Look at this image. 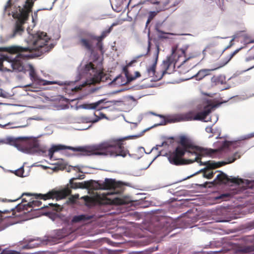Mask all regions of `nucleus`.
Here are the masks:
<instances>
[{
  "label": "nucleus",
  "instance_id": "obj_1",
  "mask_svg": "<svg viewBox=\"0 0 254 254\" xmlns=\"http://www.w3.org/2000/svg\"><path fill=\"white\" fill-rule=\"evenodd\" d=\"M130 137L119 139H111L106 141L91 146L85 147H67V148L74 151H79L84 156L92 155H110L111 156H121L125 157L129 153L125 147V141ZM66 147L62 145H53L48 151V155L51 159L55 152L64 150Z\"/></svg>",
  "mask_w": 254,
  "mask_h": 254
},
{
  "label": "nucleus",
  "instance_id": "obj_2",
  "mask_svg": "<svg viewBox=\"0 0 254 254\" xmlns=\"http://www.w3.org/2000/svg\"><path fill=\"white\" fill-rule=\"evenodd\" d=\"M177 50L176 48H172V53L171 55L169 57H167L166 59L163 61V63L161 65L162 66V71L161 74L160 75H156V66L157 64V63L158 59V56L160 52L159 45L158 44H156L155 45V47L152 49V51H151V39L150 38L148 39V44L147 47V51L145 54L140 55L139 56H136L134 58V59L130 61L129 63H128L123 68V71L126 75V77L127 79V81L129 82L132 81V80H135L137 77H139L141 76V74L139 72L136 71L135 72V75L132 76L128 70V68L131 66L134 63L137 62V59L139 58H142L143 56H145L149 54H152L153 58L154 59L153 63L149 66H148L147 68V76L148 77H154V80H158L161 79L165 73L170 74L172 72H173L175 68V64L176 61L174 59V54Z\"/></svg>",
  "mask_w": 254,
  "mask_h": 254
},
{
  "label": "nucleus",
  "instance_id": "obj_3",
  "mask_svg": "<svg viewBox=\"0 0 254 254\" xmlns=\"http://www.w3.org/2000/svg\"><path fill=\"white\" fill-rule=\"evenodd\" d=\"M212 152V150H208L194 145L190 139L181 136L175 149L169 152L168 159L171 164L181 166L198 162L200 156L210 155Z\"/></svg>",
  "mask_w": 254,
  "mask_h": 254
},
{
  "label": "nucleus",
  "instance_id": "obj_4",
  "mask_svg": "<svg viewBox=\"0 0 254 254\" xmlns=\"http://www.w3.org/2000/svg\"><path fill=\"white\" fill-rule=\"evenodd\" d=\"M50 40L47 33L44 32L38 31L32 35L31 40V47H28L30 51L24 52L22 53L25 55L30 54L32 57L30 58H23L17 56V58H10L8 56H3L0 59V66H3L5 62L9 63L10 66L13 70L21 71L23 69V66L21 61L18 59H30L35 57H39L43 54L49 52L53 48L52 44L48 45ZM19 55V53H17Z\"/></svg>",
  "mask_w": 254,
  "mask_h": 254
},
{
  "label": "nucleus",
  "instance_id": "obj_5",
  "mask_svg": "<svg viewBox=\"0 0 254 254\" xmlns=\"http://www.w3.org/2000/svg\"><path fill=\"white\" fill-rule=\"evenodd\" d=\"M211 112V109L209 107H206L205 108L203 111L200 112H198L195 110H191L184 113L168 116L157 114L153 112H151V114L162 119L160 123L154 125V127H156L158 126H164L168 124L176 122L204 120Z\"/></svg>",
  "mask_w": 254,
  "mask_h": 254
},
{
  "label": "nucleus",
  "instance_id": "obj_6",
  "mask_svg": "<svg viewBox=\"0 0 254 254\" xmlns=\"http://www.w3.org/2000/svg\"><path fill=\"white\" fill-rule=\"evenodd\" d=\"M254 241V238L251 236H246L242 238L240 243L233 244L229 248L225 250L223 254H236L237 253H249L254 252V244L250 245Z\"/></svg>",
  "mask_w": 254,
  "mask_h": 254
},
{
  "label": "nucleus",
  "instance_id": "obj_7",
  "mask_svg": "<svg viewBox=\"0 0 254 254\" xmlns=\"http://www.w3.org/2000/svg\"><path fill=\"white\" fill-rule=\"evenodd\" d=\"M71 192V190H70L68 187H65L63 189H62L59 190H52L51 191H49L48 193L46 194H34L33 195L35 196L36 199H43L44 200H46L47 199H54L56 198L57 200L65 198L66 196L70 194ZM28 195L31 196L33 195L32 194L30 193H24L22 194L21 196L19 197L18 198L15 199L13 200H9V201H15L20 198H21L23 195Z\"/></svg>",
  "mask_w": 254,
  "mask_h": 254
},
{
  "label": "nucleus",
  "instance_id": "obj_8",
  "mask_svg": "<svg viewBox=\"0 0 254 254\" xmlns=\"http://www.w3.org/2000/svg\"><path fill=\"white\" fill-rule=\"evenodd\" d=\"M98 189L100 190H112V193L120 194L124 190L125 184L115 179H105V181L98 183Z\"/></svg>",
  "mask_w": 254,
  "mask_h": 254
},
{
  "label": "nucleus",
  "instance_id": "obj_9",
  "mask_svg": "<svg viewBox=\"0 0 254 254\" xmlns=\"http://www.w3.org/2000/svg\"><path fill=\"white\" fill-rule=\"evenodd\" d=\"M241 49L240 48L239 49L236 50L232 53L229 55L226 58H225L223 60H221L217 62L215 64V65L214 67L211 69H203L200 70L195 75V78L196 80H200L205 77L206 76L210 74V72L212 71L217 70L226 65L231 59L232 58L237 54L239 51Z\"/></svg>",
  "mask_w": 254,
  "mask_h": 254
},
{
  "label": "nucleus",
  "instance_id": "obj_10",
  "mask_svg": "<svg viewBox=\"0 0 254 254\" xmlns=\"http://www.w3.org/2000/svg\"><path fill=\"white\" fill-rule=\"evenodd\" d=\"M201 157L202 156H200V159L198 160L197 162L199 163L200 165H206V167L201 169L200 172H203V177L208 179H212L215 173V172H213L210 170L220 167L227 164L225 162H219L215 163L211 162L210 161L202 162L201 161Z\"/></svg>",
  "mask_w": 254,
  "mask_h": 254
},
{
  "label": "nucleus",
  "instance_id": "obj_11",
  "mask_svg": "<svg viewBox=\"0 0 254 254\" xmlns=\"http://www.w3.org/2000/svg\"><path fill=\"white\" fill-rule=\"evenodd\" d=\"M28 19L27 14L19 15L13 26L12 33L8 35V38L12 39L17 36H21L24 32L23 25Z\"/></svg>",
  "mask_w": 254,
  "mask_h": 254
},
{
  "label": "nucleus",
  "instance_id": "obj_12",
  "mask_svg": "<svg viewBox=\"0 0 254 254\" xmlns=\"http://www.w3.org/2000/svg\"><path fill=\"white\" fill-rule=\"evenodd\" d=\"M145 1L155 5L158 11L175 7L179 3V1L177 0H145Z\"/></svg>",
  "mask_w": 254,
  "mask_h": 254
},
{
  "label": "nucleus",
  "instance_id": "obj_13",
  "mask_svg": "<svg viewBox=\"0 0 254 254\" xmlns=\"http://www.w3.org/2000/svg\"><path fill=\"white\" fill-rule=\"evenodd\" d=\"M84 71L92 76V80L95 82H100L104 75V72L101 70H97L94 67V65L91 62L85 65Z\"/></svg>",
  "mask_w": 254,
  "mask_h": 254
},
{
  "label": "nucleus",
  "instance_id": "obj_14",
  "mask_svg": "<svg viewBox=\"0 0 254 254\" xmlns=\"http://www.w3.org/2000/svg\"><path fill=\"white\" fill-rule=\"evenodd\" d=\"M30 49L27 48H23L21 46H12L9 47H0V52L5 51L8 52L12 54H16V53H19L18 55L19 57L23 58H30L32 57V55H25L22 53L24 52L30 51Z\"/></svg>",
  "mask_w": 254,
  "mask_h": 254
},
{
  "label": "nucleus",
  "instance_id": "obj_15",
  "mask_svg": "<svg viewBox=\"0 0 254 254\" xmlns=\"http://www.w3.org/2000/svg\"><path fill=\"white\" fill-rule=\"evenodd\" d=\"M242 182L241 179L235 178H229L225 173L220 172L217 175L216 179L212 182L213 184H227L229 183H232L236 184H239Z\"/></svg>",
  "mask_w": 254,
  "mask_h": 254
},
{
  "label": "nucleus",
  "instance_id": "obj_16",
  "mask_svg": "<svg viewBox=\"0 0 254 254\" xmlns=\"http://www.w3.org/2000/svg\"><path fill=\"white\" fill-rule=\"evenodd\" d=\"M222 51L219 46L218 43L215 40H212L206 46L203 52H206L212 56L219 55Z\"/></svg>",
  "mask_w": 254,
  "mask_h": 254
},
{
  "label": "nucleus",
  "instance_id": "obj_17",
  "mask_svg": "<svg viewBox=\"0 0 254 254\" xmlns=\"http://www.w3.org/2000/svg\"><path fill=\"white\" fill-rule=\"evenodd\" d=\"M29 75L31 80L34 83L38 85H46L52 84L51 81H48L40 78L37 75L36 72L32 65H30Z\"/></svg>",
  "mask_w": 254,
  "mask_h": 254
},
{
  "label": "nucleus",
  "instance_id": "obj_18",
  "mask_svg": "<svg viewBox=\"0 0 254 254\" xmlns=\"http://www.w3.org/2000/svg\"><path fill=\"white\" fill-rule=\"evenodd\" d=\"M100 119L95 113H93L91 115L81 116L77 118V121L79 123H95Z\"/></svg>",
  "mask_w": 254,
  "mask_h": 254
},
{
  "label": "nucleus",
  "instance_id": "obj_19",
  "mask_svg": "<svg viewBox=\"0 0 254 254\" xmlns=\"http://www.w3.org/2000/svg\"><path fill=\"white\" fill-rule=\"evenodd\" d=\"M33 1L32 0H26L25 4L24 6V9H22L20 11L19 15L26 13L27 15V19L29 18V15L31 11V8L33 5Z\"/></svg>",
  "mask_w": 254,
  "mask_h": 254
},
{
  "label": "nucleus",
  "instance_id": "obj_20",
  "mask_svg": "<svg viewBox=\"0 0 254 254\" xmlns=\"http://www.w3.org/2000/svg\"><path fill=\"white\" fill-rule=\"evenodd\" d=\"M38 199H37L36 200H33L32 201H30L27 203V206L28 207L32 208L31 209V211L33 209L38 210V209H43L44 208L47 207V206H46L45 205H44L43 206H42V202Z\"/></svg>",
  "mask_w": 254,
  "mask_h": 254
},
{
  "label": "nucleus",
  "instance_id": "obj_21",
  "mask_svg": "<svg viewBox=\"0 0 254 254\" xmlns=\"http://www.w3.org/2000/svg\"><path fill=\"white\" fill-rule=\"evenodd\" d=\"M94 215L81 214L74 216L72 219V222L77 223L82 221H86L92 219L94 218Z\"/></svg>",
  "mask_w": 254,
  "mask_h": 254
},
{
  "label": "nucleus",
  "instance_id": "obj_22",
  "mask_svg": "<svg viewBox=\"0 0 254 254\" xmlns=\"http://www.w3.org/2000/svg\"><path fill=\"white\" fill-rule=\"evenodd\" d=\"M77 44L91 52H92L93 51L92 44L87 39L80 38Z\"/></svg>",
  "mask_w": 254,
  "mask_h": 254
},
{
  "label": "nucleus",
  "instance_id": "obj_23",
  "mask_svg": "<svg viewBox=\"0 0 254 254\" xmlns=\"http://www.w3.org/2000/svg\"><path fill=\"white\" fill-rule=\"evenodd\" d=\"M103 100H101L96 102L87 105V106H88V108L89 109H97L98 110H101L102 109H105L107 108V107L105 106L101 105V104L103 103Z\"/></svg>",
  "mask_w": 254,
  "mask_h": 254
},
{
  "label": "nucleus",
  "instance_id": "obj_24",
  "mask_svg": "<svg viewBox=\"0 0 254 254\" xmlns=\"http://www.w3.org/2000/svg\"><path fill=\"white\" fill-rule=\"evenodd\" d=\"M127 82L125 78L121 75L117 76L112 82V83L120 86L126 84Z\"/></svg>",
  "mask_w": 254,
  "mask_h": 254
},
{
  "label": "nucleus",
  "instance_id": "obj_25",
  "mask_svg": "<svg viewBox=\"0 0 254 254\" xmlns=\"http://www.w3.org/2000/svg\"><path fill=\"white\" fill-rule=\"evenodd\" d=\"M75 179V178L71 179L69 181L70 187H68V185L66 186V187H68L70 190V188L75 189L77 188H81L82 187L81 183H76L73 182V181Z\"/></svg>",
  "mask_w": 254,
  "mask_h": 254
},
{
  "label": "nucleus",
  "instance_id": "obj_26",
  "mask_svg": "<svg viewBox=\"0 0 254 254\" xmlns=\"http://www.w3.org/2000/svg\"><path fill=\"white\" fill-rule=\"evenodd\" d=\"M156 14H157L156 12L155 11H150L149 13L148 19L146 22V27H147L148 26V25L151 21V20L154 18V17L156 16Z\"/></svg>",
  "mask_w": 254,
  "mask_h": 254
},
{
  "label": "nucleus",
  "instance_id": "obj_27",
  "mask_svg": "<svg viewBox=\"0 0 254 254\" xmlns=\"http://www.w3.org/2000/svg\"><path fill=\"white\" fill-rule=\"evenodd\" d=\"M27 141L31 149H35L38 148V144L36 141L34 140H28Z\"/></svg>",
  "mask_w": 254,
  "mask_h": 254
},
{
  "label": "nucleus",
  "instance_id": "obj_28",
  "mask_svg": "<svg viewBox=\"0 0 254 254\" xmlns=\"http://www.w3.org/2000/svg\"><path fill=\"white\" fill-rule=\"evenodd\" d=\"M24 172V168H23V167H21L19 169L16 170L15 171V174L18 177H24V175H23Z\"/></svg>",
  "mask_w": 254,
  "mask_h": 254
},
{
  "label": "nucleus",
  "instance_id": "obj_29",
  "mask_svg": "<svg viewBox=\"0 0 254 254\" xmlns=\"http://www.w3.org/2000/svg\"><path fill=\"white\" fill-rule=\"evenodd\" d=\"M112 29V26H110L108 29L103 31L102 32L101 36L104 39L111 32Z\"/></svg>",
  "mask_w": 254,
  "mask_h": 254
},
{
  "label": "nucleus",
  "instance_id": "obj_30",
  "mask_svg": "<svg viewBox=\"0 0 254 254\" xmlns=\"http://www.w3.org/2000/svg\"><path fill=\"white\" fill-rule=\"evenodd\" d=\"M90 37L92 39L96 40L98 43H102V41L104 39V38L101 35L99 36H92Z\"/></svg>",
  "mask_w": 254,
  "mask_h": 254
},
{
  "label": "nucleus",
  "instance_id": "obj_31",
  "mask_svg": "<svg viewBox=\"0 0 254 254\" xmlns=\"http://www.w3.org/2000/svg\"><path fill=\"white\" fill-rule=\"evenodd\" d=\"M49 205L54 206L55 208H54V210H55L57 211H61L62 210L63 207L57 203L56 204H53V203H49Z\"/></svg>",
  "mask_w": 254,
  "mask_h": 254
},
{
  "label": "nucleus",
  "instance_id": "obj_32",
  "mask_svg": "<svg viewBox=\"0 0 254 254\" xmlns=\"http://www.w3.org/2000/svg\"><path fill=\"white\" fill-rule=\"evenodd\" d=\"M0 254H17V252L11 250H3Z\"/></svg>",
  "mask_w": 254,
  "mask_h": 254
},
{
  "label": "nucleus",
  "instance_id": "obj_33",
  "mask_svg": "<svg viewBox=\"0 0 254 254\" xmlns=\"http://www.w3.org/2000/svg\"><path fill=\"white\" fill-rule=\"evenodd\" d=\"M76 200L75 199V198L74 196H72V195L70 196L67 201V203H70V204H73L75 202Z\"/></svg>",
  "mask_w": 254,
  "mask_h": 254
},
{
  "label": "nucleus",
  "instance_id": "obj_34",
  "mask_svg": "<svg viewBox=\"0 0 254 254\" xmlns=\"http://www.w3.org/2000/svg\"><path fill=\"white\" fill-rule=\"evenodd\" d=\"M229 196V194H223L220 195L219 197H217V198L219 199H225L227 197H228Z\"/></svg>",
  "mask_w": 254,
  "mask_h": 254
},
{
  "label": "nucleus",
  "instance_id": "obj_35",
  "mask_svg": "<svg viewBox=\"0 0 254 254\" xmlns=\"http://www.w3.org/2000/svg\"><path fill=\"white\" fill-rule=\"evenodd\" d=\"M96 47L100 50L102 51L103 50V43H96Z\"/></svg>",
  "mask_w": 254,
  "mask_h": 254
},
{
  "label": "nucleus",
  "instance_id": "obj_36",
  "mask_svg": "<svg viewBox=\"0 0 254 254\" xmlns=\"http://www.w3.org/2000/svg\"><path fill=\"white\" fill-rule=\"evenodd\" d=\"M205 130L208 133H212L213 132V128L211 127H207L205 128Z\"/></svg>",
  "mask_w": 254,
  "mask_h": 254
},
{
  "label": "nucleus",
  "instance_id": "obj_37",
  "mask_svg": "<svg viewBox=\"0 0 254 254\" xmlns=\"http://www.w3.org/2000/svg\"><path fill=\"white\" fill-rule=\"evenodd\" d=\"M84 200L86 203H89L92 201V199L88 196H86L84 197Z\"/></svg>",
  "mask_w": 254,
  "mask_h": 254
},
{
  "label": "nucleus",
  "instance_id": "obj_38",
  "mask_svg": "<svg viewBox=\"0 0 254 254\" xmlns=\"http://www.w3.org/2000/svg\"><path fill=\"white\" fill-rule=\"evenodd\" d=\"M71 169H73L74 171H78V172H80V169L79 167H71Z\"/></svg>",
  "mask_w": 254,
  "mask_h": 254
},
{
  "label": "nucleus",
  "instance_id": "obj_39",
  "mask_svg": "<svg viewBox=\"0 0 254 254\" xmlns=\"http://www.w3.org/2000/svg\"><path fill=\"white\" fill-rule=\"evenodd\" d=\"M181 52V53L186 57V52L184 49H181L180 50Z\"/></svg>",
  "mask_w": 254,
  "mask_h": 254
},
{
  "label": "nucleus",
  "instance_id": "obj_40",
  "mask_svg": "<svg viewBox=\"0 0 254 254\" xmlns=\"http://www.w3.org/2000/svg\"><path fill=\"white\" fill-rule=\"evenodd\" d=\"M24 248L25 249H29L32 248V247L31 246V245L30 244H28L25 246H24Z\"/></svg>",
  "mask_w": 254,
  "mask_h": 254
},
{
  "label": "nucleus",
  "instance_id": "obj_41",
  "mask_svg": "<svg viewBox=\"0 0 254 254\" xmlns=\"http://www.w3.org/2000/svg\"><path fill=\"white\" fill-rule=\"evenodd\" d=\"M10 5H11L10 0H9L7 1V3L6 5L5 6V8H7V7H10Z\"/></svg>",
  "mask_w": 254,
  "mask_h": 254
},
{
  "label": "nucleus",
  "instance_id": "obj_42",
  "mask_svg": "<svg viewBox=\"0 0 254 254\" xmlns=\"http://www.w3.org/2000/svg\"><path fill=\"white\" fill-rule=\"evenodd\" d=\"M166 145H167V142L164 141L162 143L161 145H159V146L162 147Z\"/></svg>",
  "mask_w": 254,
  "mask_h": 254
},
{
  "label": "nucleus",
  "instance_id": "obj_43",
  "mask_svg": "<svg viewBox=\"0 0 254 254\" xmlns=\"http://www.w3.org/2000/svg\"><path fill=\"white\" fill-rule=\"evenodd\" d=\"M72 196H74V198H75V199L76 200L79 197V194H75L74 195H72Z\"/></svg>",
  "mask_w": 254,
  "mask_h": 254
},
{
  "label": "nucleus",
  "instance_id": "obj_44",
  "mask_svg": "<svg viewBox=\"0 0 254 254\" xmlns=\"http://www.w3.org/2000/svg\"><path fill=\"white\" fill-rule=\"evenodd\" d=\"M18 140H26L25 138H24V137H19L18 138Z\"/></svg>",
  "mask_w": 254,
  "mask_h": 254
},
{
  "label": "nucleus",
  "instance_id": "obj_45",
  "mask_svg": "<svg viewBox=\"0 0 254 254\" xmlns=\"http://www.w3.org/2000/svg\"><path fill=\"white\" fill-rule=\"evenodd\" d=\"M236 158H233L231 161H230L229 162V163H232V162H234V161H235V160H236Z\"/></svg>",
  "mask_w": 254,
  "mask_h": 254
},
{
  "label": "nucleus",
  "instance_id": "obj_46",
  "mask_svg": "<svg viewBox=\"0 0 254 254\" xmlns=\"http://www.w3.org/2000/svg\"><path fill=\"white\" fill-rule=\"evenodd\" d=\"M22 201V202H27V200H26L25 198H23Z\"/></svg>",
  "mask_w": 254,
  "mask_h": 254
},
{
  "label": "nucleus",
  "instance_id": "obj_47",
  "mask_svg": "<svg viewBox=\"0 0 254 254\" xmlns=\"http://www.w3.org/2000/svg\"><path fill=\"white\" fill-rule=\"evenodd\" d=\"M101 116H102V117H105V115H104V114H101Z\"/></svg>",
  "mask_w": 254,
  "mask_h": 254
},
{
  "label": "nucleus",
  "instance_id": "obj_48",
  "mask_svg": "<svg viewBox=\"0 0 254 254\" xmlns=\"http://www.w3.org/2000/svg\"><path fill=\"white\" fill-rule=\"evenodd\" d=\"M195 57V56H194V55H193V56H191V57H190V58H193V57Z\"/></svg>",
  "mask_w": 254,
  "mask_h": 254
},
{
  "label": "nucleus",
  "instance_id": "obj_49",
  "mask_svg": "<svg viewBox=\"0 0 254 254\" xmlns=\"http://www.w3.org/2000/svg\"><path fill=\"white\" fill-rule=\"evenodd\" d=\"M34 14H35V15H36V16H37V12H35V13H34Z\"/></svg>",
  "mask_w": 254,
  "mask_h": 254
},
{
  "label": "nucleus",
  "instance_id": "obj_50",
  "mask_svg": "<svg viewBox=\"0 0 254 254\" xmlns=\"http://www.w3.org/2000/svg\"><path fill=\"white\" fill-rule=\"evenodd\" d=\"M13 210H14V209H13V208H11V209H10V211H13Z\"/></svg>",
  "mask_w": 254,
  "mask_h": 254
},
{
  "label": "nucleus",
  "instance_id": "obj_51",
  "mask_svg": "<svg viewBox=\"0 0 254 254\" xmlns=\"http://www.w3.org/2000/svg\"><path fill=\"white\" fill-rule=\"evenodd\" d=\"M231 45H230L229 46H228V47H227V48H229L230 47H231Z\"/></svg>",
  "mask_w": 254,
  "mask_h": 254
},
{
  "label": "nucleus",
  "instance_id": "obj_52",
  "mask_svg": "<svg viewBox=\"0 0 254 254\" xmlns=\"http://www.w3.org/2000/svg\"><path fill=\"white\" fill-rule=\"evenodd\" d=\"M253 67H254V66Z\"/></svg>",
  "mask_w": 254,
  "mask_h": 254
}]
</instances>
